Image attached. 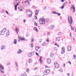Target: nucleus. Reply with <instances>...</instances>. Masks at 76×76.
<instances>
[{
  "instance_id": "09e8293b",
  "label": "nucleus",
  "mask_w": 76,
  "mask_h": 76,
  "mask_svg": "<svg viewBox=\"0 0 76 76\" xmlns=\"http://www.w3.org/2000/svg\"><path fill=\"white\" fill-rule=\"evenodd\" d=\"M36 13H38V12H39V11H38V10H36Z\"/></svg>"
},
{
  "instance_id": "6e6552de",
  "label": "nucleus",
  "mask_w": 76,
  "mask_h": 76,
  "mask_svg": "<svg viewBox=\"0 0 76 76\" xmlns=\"http://www.w3.org/2000/svg\"><path fill=\"white\" fill-rule=\"evenodd\" d=\"M65 52V48H64L63 47L62 48V50L61 51V54H64Z\"/></svg>"
},
{
  "instance_id": "473e14b6",
  "label": "nucleus",
  "mask_w": 76,
  "mask_h": 76,
  "mask_svg": "<svg viewBox=\"0 0 76 76\" xmlns=\"http://www.w3.org/2000/svg\"><path fill=\"white\" fill-rule=\"evenodd\" d=\"M34 38H32L31 39V42H34Z\"/></svg>"
},
{
  "instance_id": "4c0bfd02",
  "label": "nucleus",
  "mask_w": 76,
  "mask_h": 76,
  "mask_svg": "<svg viewBox=\"0 0 76 76\" xmlns=\"http://www.w3.org/2000/svg\"><path fill=\"white\" fill-rule=\"evenodd\" d=\"M6 13L7 14V15H9V12H8V11H6Z\"/></svg>"
},
{
  "instance_id": "c9c22d12",
  "label": "nucleus",
  "mask_w": 76,
  "mask_h": 76,
  "mask_svg": "<svg viewBox=\"0 0 76 76\" xmlns=\"http://www.w3.org/2000/svg\"><path fill=\"white\" fill-rule=\"evenodd\" d=\"M53 14H57V13L56 12H53Z\"/></svg>"
},
{
  "instance_id": "e2e57ef3",
  "label": "nucleus",
  "mask_w": 76,
  "mask_h": 76,
  "mask_svg": "<svg viewBox=\"0 0 76 76\" xmlns=\"http://www.w3.org/2000/svg\"><path fill=\"white\" fill-rule=\"evenodd\" d=\"M24 23H25L26 22V20H24Z\"/></svg>"
},
{
  "instance_id": "7c9ffc66",
  "label": "nucleus",
  "mask_w": 76,
  "mask_h": 76,
  "mask_svg": "<svg viewBox=\"0 0 76 76\" xmlns=\"http://www.w3.org/2000/svg\"><path fill=\"white\" fill-rule=\"evenodd\" d=\"M31 48H33V47H34V44L33 43H31Z\"/></svg>"
},
{
  "instance_id": "e433bc0d",
  "label": "nucleus",
  "mask_w": 76,
  "mask_h": 76,
  "mask_svg": "<svg viewBox=\"0 0 76 76\" xmlns=\"http://www.w3.org/2000/svg\"><path fill=\"white\" fill-rule=\"evenodd\" d=\"M29 69H27L26 70V72H29Z\"/></svg>"
},
{
  "instance_id": "79ce46f5",
  "label": "nucleus",
  "mask_w": 76,
  "mask_h": 76,
  "mask_svg": "<svg viewBox=\"0 0 76 76\" xmlns=\"http://www.w3.org/2000/svg\"><path fill=\"white\" fill-rule=\"evenodd\" d=\"M28 2H29V1H25L24 2V3H25V4H26V2L28 3Z\"/></svg>"
},
{
  "instance_id": "a18cd8bd",
  "label": "nucleus",
  "mask_w": 76,
  "mask_h": 76,
  "mask_svg": "<svg viewBox=\"0 0 76 76\" xmlns=\"http://www.w3.org/2000/svg\"><path fill=\"white\" fill-rule=\"evenodd\" d=\"M43 45V46H45V43H43L42 44Z\"/></svg>"
},
{
  "instance_id": "37998d69",
  "label": "nucleus",
  "mask_w": 76,
  "mask_h": 76,
  "mask_svg": "<svg viewBox=\"0 0 76 76\" xmlns=\"http://www.w3.org/2000/svg\"><path fill=\"white\" fill-rule=\"evenodd\" d=\"M57 15H58V16H60V15H61V14H60V13H57Z\"/></svg>"
},
{
  "instance_id": "de8ad7c7",
  "label": "nucleus",
  "mask_w": 76,
  "mask_h": 76,
  "mask_svg": "<svg viewBox=\"0 0 76 76\" xmlns=\"http://www.w3.org/2000/svg\"><path fill=\"white\" fill-rule=\"evenodd\" d=\"M71 30L72 31H74V28H72V27H71Z\"/></svg>"
},
{
  "instance_id": "0e129e2a",
  "label": "nucleus",
  "mask_w": 76,
  "mask_h": 76,
  "mask_svg": "<svg viewBox=\"0 0 76 76\" xmlns=\"http://www.w3.org/2000/svg\"><path fill=\"white\" fill-rule=\"evenodd\" d=\"M15 64H16V66H17L18 67V64H17V63L15 62Z\"/></svg>"
},
{
  "instance_id": "5fc2aeb1",
  "label": "nucleus",
  "mask_w": 76,
  "mask_h": 76,
  "mask_svg": "<svg viewBox=\"0 0 76 76\" xmlns=\"http://www.w3.org/2000/svg\"><path fill=\"white\" fill-rule=\"evenodd\" d=\"M59 71L60 72H63V69L60 70Z\"/></svg>"
},
{
  "instance_id": "7ed1b4c3",
  "label": "nucleus",
  "mask_w": 76,
  "mask_h": 76,
  "mask_svg": "<svg viewBox=\"0 0 76 76\" xmlns=\"http://www.w3.org/2000/svg\"><path fill=\"white\" fill-rule=\"evenodd\" d=\"M69 23V24H72L73 22V19L71 16H69L68 18Z\"/></svg>"
},
{
  "instance_id": "3c124183",
  "label": "nucleus",
  "mask_w": 76,
  "mask_h": 76,
  "mask_svg": "<svg viewBox=\"0 0 76 76\" xmlns=\"http://www.w3.org/2000/svg\"><path fill=\"white\" fill-rule=\"evenodd\" d=\"M35 17V19H37V17L35 15L34 16Z\"/></svg>"
},
{
  "instance_id": "c756f323",
  "label": "nucleus",
  "mask_w": 76,
  "mask_h": 76,
  "mask_svg": "<svg viewBox=\"0 0 76 76\" xmlns=\"http://www.w3.org/2000/svg\"><path fill=\"white\" fill-rule=\"evenodd\" d=\"M31 13L30 14H28V16L29 17H31V16H32V12H31Z\"/></svg>"
},
{
  "instance_id": "72a5a7b5",
  "label": "nucleus",
  "mask_w": 76,
  "mask_h": 76,
  "mask_svg": "<svg viewBox=\"0 0 76 76\" xmlns=\"http://www.w3.org/2000/svg\"><path fill=\"white\" fill-rule=\"evenodd\" d=\"M73 56L74 59H75L76 58V55H73Z\"/></svg>"
},
{
  "instance_id": "4d7b16f0",
  "label": "nucleus",
  "mask_w": 76,
  "mask_h": 76,
  "mask_svg": "<svg viewBox=\"0 0 76 76\" xmlns=\"http://www.w3.org/2000/svg\"><path fill=\"white\" fill-rule=\"evenodd\" d=\"M25 66H28V63H26V64L25 65Z\"/></svg>"
},
{
  "instance_id": "bb28decb",
  "label": "nucleus",
  "mask_w": 76,
  "mask_h": 76,
  "mask_svg": "<svg viewBox=\"0 0 76 76\" xmlns=\"http://www.w3.org/2000/svg\"><path fill=\"white\" fill-rule=\"evenodd\" d=\"M30 53H31V55H32V56L33 55H34V54H35V52H34V51H32Z\"/></svg>"
},
{
  "instance_id": "9d476101",
  "label": "nucleus",
  "mask_w": 76,
  "mask_h": 76,
  "mask_svg": "<svg viewBox=\"0 0 76 76\" xmlns=\"http://www.w3.org/2000/svg\"><path fill=\"white\" fill-rule=\"evenodd\" d=\"M47 62L48 64H50L51 63V60L49 58H48L47 59Z\"/></svg>"
},
{
  "instance_id": "f3484780",
  "label": "nucleus",
  "mask_w": 76,
  "mask_h": 76,
  "mask_svg": "<svg viewBox=\"0 0 76 76\" xmlns=\"http://www.w3.org/2000/svg\"><path fill=\"white\" fill-rule=\"evenodd\" d=\"M54 27V26L53 25H52L50 26V28L51 29H53Z\"/></svg>"
},
{
  "instance_id": "ddd939ff",
  "label": "nucleus",
  "mask_w": 76,
  "mask_h": 76,
  "mask_svg": "<svg viewBox=\"0 0 76 76\" xmlns=\"http://www.w3.org/2000/svg\"><path fill=\"white\" fill-rule=\"evenodd\" d=\"M28 12H31V13H32V11H31L30 10H26V13H28Z\"/></svg>"
},
{
  "instance_id": "c85d7f7f",
  "label": "nucleus",
  "mask_w": 76,
  "mask_h": 76,
  "mask_svg": "<svg viewBox=\"0 0 76 76\" xmlns=\"http://www.w3.org/2000/svg\"><path fill=\"white\" fill-rule=\"evenodd\" d=\"M45 21L47 23L49 22H50V19H47Z\"/></svg>"
},
{
  "instance_id": "680f3d73",
  "label": "nucleus",
  "mask_w": 76,
  "mask_h": 76,
  "mask_svg": "<svg viewBox=\"0 0 76 76\" xmlns=\"http://www.w3.org/2000/svg\"><path fill=\"white\" fill-rule=\"evenodd\" d=\"M69 4H70L71 3V2L70 1H69Z\"/></svg>"
},
{
  "instance_id": "6e6d98bb",
  "label": "nucleus",
  "mask_w": 76,
  "mask_h": 76,
  "mask_svg": "<svg viewBox=\"0 0 76 76\" xmlns=\"http://www.w3.org/2000/svg\"><path fill=\"white\" fill-rule=\"evenodd\" d=\"M2 13H4V10H3L2 11Z\"/></svg>"
},
{
  "instance_id": "864d4df0",
  "label": "nucleus",
  "mask_w": 76,
  "mask_h": 76,
  "mask_svg": "<svg viewBox=\"0 0 76 76\" xmlns=\"http://www.w3.org/2000/svg\"><path fill=\"white\" fill-rule=\"evenodd\" d=\"M10 63H8L7 64V65H10Z\"/></svg>"
},
{
  "instance_id": "58836bf2",
  "label": "nucleus",
  "mask_w": 76,
  "mask_h": 76,
  "mask_svg": "<svg viewBox=\"0 0 76 76\" xmlns=\"http://www.w3.org/2000/svg\"><path fill=\"white\" fill-rule=\"evenodd\" d=\"M47 34V35L48 36V35H50L51 34L49 32V33H48Z\"/></svg>"
},
{
  "instance_id": "393cba45",
  "label": "nucleus",
  "mask_w": 76,
  "mask_h": 76,
  "mask_svg": "<svg viewBox=\"0 0 76 76\" xmlns=\"http://www.w3.org/2000/svg\"><path fill=\"white\" fill-rule=\"evenodd\" d=\"M14 44H16L17 43V40L16 39H14Z\"/></svg>"
},
{
  "instance_id": "6ab92c4d",
  "label": "nucleus",
  "mask_w": 76,
  "mask_h": 76,
  "mask_svg": "<svg viewBox=\"0 0 76 76\" xmlns=\"http://www.w3.org/2000/svg\"><path fill=\"white\" fill-rule=\"evenodd\" d=\"M65 4H66L64 3L63 5L61 6V7L60 8V9H63L64 7V6H65Z\"/></svg>"
},
{
  "instance_id": "20e7f679",
  "label": "nucleus",
  "mask_w": 76,
  "mask_h": 76,
  "mask_svg": "<svg viewBox=\"0 0 76 76\" xmlns=\"http://www.w3.org/2000/svg\"><path fill=\"white\" fill-rule=\"evenodd\" d=\"M50 72V70L48 69L45 70L44 72V73L45 75H47L49 74V73Z\"/></svg>"
},
{
  "instance_id": "49530a36",
  "label": "nucleus",
  "mask_w": 76,
  "mask_h": 76,
  "mask_svg": "<svg viewBox=\"0 0 76 76\" xmlns=\"http://www.w3.org/2000/svg\"><path fill=\"white\" fill-rule=\"evenodd\" d=\"M41 50H39L38 53H41Z\"/></svg>"
},
{
  "instance_id": "423d86ee",
  "label": "nucleus",
  "mask_w": 76,
  "mask_h": 76,
  "mask_svg": "<svg viewBox=\"0 0 76 76\" xmlns=\"http://www.w3.org/2000/svg\"><path fill=\"white\" fill-rule=\"evenodd\" d=\"M6 31V28H4L1 31V35H4L5 33V32Z\"/></svg>"
},
{
  "instance_id": "13d9d810",
  "label": "nucleus",
  "mask_w": 76,
  "mask_h": 76,
  "mask_svg": "<svg viewBox=\"0 0 76 76\" xmlns=\"http://www.w3.org/2000/svg\"><path fill=\"white\" fill-rule=\"evenodd\" d=\"M37 67H36V68H35L34 69V70H37Z\"/></svg>"
},
{
  "instance_id": "4be33fe9",
  "label": "nucleus",
  "mask_w": 76,
  "mask_h": 76,
  "mask_svg": "<svg viewBox=\"0 0 76 76\" xmlns=\"http://www.w3.org/2000/svg\"><path fill=\"white\" fill-rule=\"evenodd\" d=\"M1 50H3L4 48H5V46L4 45H2L1 47Z\"/></svg>"
},
{
  "instance_id": "338daca9",
  "label": "nucleus",
  "mask_w": 76,
  "mask_h": 76,
  "mask_svg": "<svg viewBox=\"0 0 76 76\" xmlns=\"http://www.w3.org/2000/svg\"><path fill=\"white\" fill-rule=\"evenodd\" d=\"M35 15H38V13H35Z\"/></svg>"
},
{
  "instance_id": "f257e3e1",
  "label": "nucleus",
  "mask_w": 76,
  "mask_h": 76,
  "mask_svg": "<svg viewBox=\"0 0 76 76\" xmlns=\"http://www.w3.org/2000/svg\"><path fill=\"white\" fill-rule=\"evenodd\" d=\"M20 1H21L20 0H15L13 2V4H15L14 5L15 10H17V7L20 4L19 3H20Z\"/></svg>"
},
{
  "instance_id": "5701e85b",
  "label": "nucleus",
  "mask_w": 76,
  "mask_h": 76,
  "mask_svg": "<svg viewBox=\"0 0 76 76\" xmlns=\"http://www.w3.org/2000/svg\"><path fill=\"white\" fill-rule=\"evenodd\" d=\"M53 56H54V53H51L50 57H53Z\"/></svg>"
},
{
  "instance_id": "69168bd1",
  "label": "nucleus",
  "mask_w": 76,
  "mask_h": 76,
  "mask_svg": "<svg viewBox=\"0 0 76 76\" xmlns=\"http://www.w3.org/2000/svg\"><path fill=\"white\" fill-rule=\"evenodd\" d=\"M65 66H66V64H64L63 67H65Z\"/></svg>"
},
{
  "instance_id": "4468645a",
  "label": "nucleus",
  "mask_w": 76,
  "mask_h": 76,
  "mask_svg": "<svg viewBox=\"0 0 76 76\" xmlns=\"http://www.w3.org/2000/svg\"><path fill=\"white\" fill-rule=\"evenodd\" d=\"M56 40L57 41H60V38L59 37H56Z\"/></svg>"
},
{
  "instance_id": "b1692460",
  "label": "nucleus",
  "mask_w": 76,
  "mask_h": 76,
  "mask_svg": "<svg viewBox=\"0 0 76 76\" xmlns=\"http://www.w3.org/2000/svg\"><path fill=\"white\" fill-rule=\"evenodd\" d=\"M28 57H32V55L31 54V53H29L28 54Z\"/></svg>"
},
{
  "instance_id": "a211bd4d",
  "label": "nucleus",
  "mask_w": 76,
  "mask_h": 76,
  "mask_svg": "<svg viewBox=\"0 0 76 76\" xmlns=\"http://www.w3.org/2000/svg\"><path fill=\"white\" fill-rule=\"evenodd\" d=\"M33 28L34 29V30L36 32H38V30L37 28L36 27H34Z\"/></svg>"
},
{
  "instance_id": "1a4fd4ad",
  "label": "nucleus",
  "mask_w": 76,
  "mask_h": 76,
  "mask_svg": "<svg viewBox=\"0 0 76 76\" xmlns=\"http://www.w3.org/2000/svg\"><path fill=\"white\" fill-rule=\"evenodd\" d=\"M71 9H73L74 10V13L75 12V5H72L71 6Z\"/></svg>"
},
{
  "instance_id": "0eeeda50",
  "label": "nucleus",
  "mask_w": 76,
  "mask_h": 76,
  "mask_svg": "<svg viewBox=\"0 0 76 76\" xmlns=\"http://www.w3.org/2000/svg\"><path fill=\"white\" fill-rule=\"evenodd\" d=\"M54 66L56 69H58L59 67V65L56 62L54 63Z\"/></svg>"
},
{
  "instance_id": "603ef678",
  "label": "nucleus",
  "mask_w": 76,
  "mask_h": 76,
  "mask_svg": "<svg viewBox=\"0 0 76 76\" xmlns=\"http://www.w3.org/2000/svg\"><path fill=\"white\" fill-rule=\"evenodd\" d=\"M34 25H36V26H37V23H34Z\"/></svg>"
},
{
  "instance_id": "774afa93",
  "label": "nucleus",
  "mask_w": 76,
  "mask_h": 76,
  "mask_svg": "<svg viewBox=\"0 0 76 76\" xmlns=\"http://www.w3.org/2000/svg\"><path fill=\"white\" fill-rule=\"evenodd\" d=\"M64 0H62L61 2H64Z\"/></svg>"
},
{
  "instance_id": "f8f14e48",
  "label": "nucleus",
  "mask_w": 76,
  "mask_h": 76,
  "mask_svg": "<svg viewBox=\"0 0 76 76\" xmlns=\"http://www.w3.org/2000/svg\"><path fill=\"white\" fill-rule=\"evenodd\" d=\"M22 52V50H21L20 49H19L18 51V52H17V53L19 54H20V53H21Z\"/></svg>"
},
{
  "instance_id": "2eb2a0df",
  "label": "nucleus",
  "mask_w": 76,
  "mask_h": 76,
  "mask_svg": "<svg viewBox=\"0 0 76 76\" xmlns=\"http://www.w3.org/2000/svg\"><path fill=\"white\" fill-rule=\"evenodd\" d=\"M15 31H16V33L18 34V32H19V28L16 27L15 28Z\"/></svg>"
},
{
  "instance_id": "9b49d317",
  "label": "nucleus",
  "mask_w": 76,
  "mask_h": 76,
  "mask_svg": "<svg viewBox=\"0 0 76 76\" xmlns=\"http://www.w3.org/2000/svg\"><path fill=\"white\" fill-rule=\"evenodd\" d=\"M72 48V47H71V46L70 45H69L67 47V50L68 51H71V50H72V49L71 48Z\"/></svg>"
},
{
  "instance_id": "2f4dec72",
  "label": "nucleus",
  "mask_w": 76,
  "mask_h": 76,
  "mask_svg": "<svg viewBox=\"0 0 76 76\" xmlns=\"http://www.w3.org/2000/svg\"><path fill=\"white\" fill-rule=\"evenodd\" d=\"M40 58L39 59V60L40 61L41 63H42V61H41V58H42V56H40Z\"/></svg>"
},
{
  "instance_id": "a878e982",
  "label": "nucleus",
  "mask_w": 76,
  "mask_h": 76,
  "mask_svg": "<svg viewBox=\"0 0 76 76\" xmlns=\"http://www.w3.org/2000/svg\"><path fill=\"white\" fill-rule=\"evenodd\" d=\"M32 62V60L31 59H29L28 61V63H31Z\"/></svg>"
},
{
  "instance_id": "8fccbe9b",
  "label": "nucleus",
  "mask_w": 76,
  "mask_h": 76,
  "mask_svg": "<svg viewBox=\"0 0 76 76\" xmlns=\"http://www.w3.org/2000/svg\"><path fill=\"white\" fill-rule=\"evenodd\" d=\"M46 8H47V7H44L43 8V10H46Z\"/></svg>"
},
{
  "instance_id": "a19ab883",
  "label": "nucleus",
  "mask_w": 76,
  "mask_h": 76,
  "mask_svg": "<svg viewBox=\"0 0 76 76\" xmlns=\"http://www.w3.org/2000/svg\"><path fill=\"white\" fill-rule=\"evenodd\" d=\"M36 55H37V56H39V54H38V53H36Z\"/></svg>"
},
{
  "instance_id": "ea45409f",
  "label": "nucleus",
  "mask_w": 76,
  "mask_h": 76,
  "mask_svg": "<svg viewBox=\"0 0 76 76\" xmlns=\"http://www.w3.org/2000/svg\"><path fill=\"white\" fill-rule=\"evenodd\" d=\"M18 38H19V39L18 40V42H20V37H19V36L18 37Z\"/></svg>"
},
{
  "instance_id": "bf43d9fd",
  "label": "nucleus",
  "mask_w": 76,
  "mask_h": 76,
  "mask_svg": "<svg viewBox=\"0 0 76 76\" xmlns=\"http://www.w3.org/2000/svg\"><path fill=\"white\" fill-rule=\"evenodd\" d=\"M21 76H25V75H24V74H23L21 75Z\"/></svg>"
},
{
  "instance_id": "f704fd0d",
  "label": "nucleus",
  "mask_w": 76,
  "mask_h": 76,
  "mask_svg": "<svg viewBox=\"0 0 76 76\" xmlns=\"http://www.w3.org/2000/svg\"><path fill=\"white\" fill-rule=\"evenodd\" d=\"M61 34V32H59L58 33V35L60 36V35Z\"/></svg>"
},
{
  "instance_id": "f03ea898",
  "label": "nucleus",
  "mask_w": 76,
  "mask_h": 76,
  "mask_svg": "<svg viewBox=\"0 0 76 76\" xmlns=\"http://www.w3.org/2000/svg\"><path fill=\"white\" fill-rule=\"evenodd\" d=\"M39 22L40 23V24L41 25L42 24L43 25V24H45V20H43V18H40L39 20Z\"/></svg>"
},
{
  "instance_id": "cd10ccee",
  "label": "nucleus",
  "mask_w": 76,
  "mask_h": 76,
  "mask_svg": "<svg viewBox=\"0 0 76 76\" xmlns=\"http://www.w3.org/2000/svg\"><path fill=\"white\" fill-rule=\"evenodd\" d=\"M18 9L19 10H20V11L21 12H22V11H23V10L20 8V7H19L18 8Z\"/></svg>"
},
{
  "instance_id": "39448f33",
  "label": "nucleus",
  "mask_w": 76,
  "mask_h": 76,
  "mask_svg": "<svg viewBox=\"0 0 76 76\" xmlns=\"http://www.w3.org/2000/svg\"><path fill=\"white\" fill-rule=\"evenodd\" d=\"M0 70L2 73H4V67L1 64H0Z\"/></svg>"
},
{
  "instance_id": "052dcab7",
  "label": "nucleus",
  "mask_w": 76,
  "mask_h": 76,
  "mask_svg": "<svg viewBox=\"0 0 76 76\" xmlns=\"http://www.w3.org/2000/svg\"><path fill=\"white\" fill-rule=\"evenodd\" d=\"M68 63H69L70 65H71V62H70V61H69L68 62Z\"/></svg>"
},
{
  "instance_id": "412c9836",
  "label": "nucleus",
  "mask_w": 76,
  "mask_h": 76,
  "mask_svg": "<svg viewBox=\"0 0 76 76\" xmlns=\"http://www.w3.org/2000/svg\"><path fill=\"white\" fill-rule=\"evenodd\" d=\"M10 34V33H9V30H8V31H7L6 32V35L8 36V35H9V34Z\"/></svg>"
},
{
  "instance_id": "aec40b11",
  "label": "nucleus",
  "mask_w": 76,
  "mask_h": 76,
  "mask_svg": "<svg viewBox=\"0 0 76 76\" xmlns=\"http://www.w3.org/2000/svg\"><path fill=\"white\" fill-rule=\"evenodd\" d=\"M40 48L38 46H37L36 47V50L37 51H38V50Z\"/></svg>"
},
{
  "instance_id": "c03bdc74",
  "label": "nucleus",
  "mask_w": 76,
  "mask_h": 76,
  "mask_svg": "<svg viewBox=\"0 0 76 76\" xmlns=\"http://www.w3.org/2000/svg\"><path fill=\"white\" fill-rule=\"evenodd\" d=\"M54 49L55 50H57V48H56V47H55L54 48Z\"/></svg>"
},
{
  "instance_id": "dca6fc26",
  "label": "nucleus",
  "mask_w": 76,
  "mask_h": 76,
  "mask_svg": "<svg viewBox=\"0 0 76 76\" xmlns=\"http://www.w3.org/2000/svg\"><path fill=\"white\" fill-rule=\"evenodd\" d=\"M20 39H21V41H26V39L23 37L21 38V37H20Z\"/></svg>"
}]
</instances>
